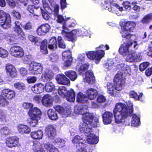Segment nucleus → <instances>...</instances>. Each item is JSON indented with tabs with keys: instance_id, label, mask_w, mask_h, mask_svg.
Masks as SVG:
<instances>
[{
	"instance_id": "774afa93",
	"label": "nucleus",
	"mask_w": 152,
	"mask_h": 152,
	"mask_svg": "<svg viewBox=\"0 0 152 152\" xmlns=\"http://www.w3.org/2000/svg\"><path fill=\"white\" fill-rule=\"evenodd\" d=\"M50 60L52 62H54L57 60L58 58V56L55 53L51 54L49 56Z\"/></svg>"
},
{
	"instance_id": "de8ad7c7",
	"label": "nucleus",
	"mask_w": 152,
	"mask_h": 152,
	"mask_svg": "<svg viewBox=\"0 0 152 152\" xmlns=\"http://www.w3.org/2000/svg\"><path fill=\"white\" fill-rule=\"evenodd\" d=\"M7 115L5 110L0 109V121L5 122L7 121Z\"/></svg>"
},
{
	"instance_id": "393cba45",
	"label": "nucleus",
	"mask_w": 152,
	"mask_h": 152,
	"mask_svg": "<svg viewBox=\"0 0 152 152\" xmlns=\"http://www.w3.org/2000/svg\"><path fill=\"white\" fill-rule=\"evenodd\" d=\"M86 136L87 137L86 139L88 144H95L98 143L99 140L98 138L94 134L90 133Z\"/></svg>"
},
{
	"instance_id": "680f3d73",
	"label": "nucleus",
	"mask_w": 152,
	"mask_h": 152,
	"mask_svg": "<svg viewBox=\"0 0 152 152\" xmlns=\"http://www.w3.org/2000/svg\"><path fill=\"white\" fill-rule=\"evenodd\" d=\"M8 55V51L2 48L0 53V57L2 58H5L7 57Z\"/></svg>"
},
{
	"instance_id": "c85d7f7f",
	"label": "nucleus",
	"mask_w": 152,
	"mask_h": 152,
	"mask_svg": "<svg viewBox=\"0 0 152 152\" xmlns=\"http://www.w3.org/2000/svg\"><path fill=\"white\" fill-rule=\"evenodd\" d=\"M2 95L9 99H11L15 97V93L14 91L9 89H4L2 92Z\"/></svg>"
},
{
	"instance_id": "2f4dec72",
	"label": "nucleus",
	"mask_w": 152,
	"mask_h": 152,
	"mask_svg": "<svg viewBox=\"0 0 152 152\" xmlns=\"http://www.w3.org/2000/svg\"><path fill=\"white\" fill-rule=\"evenodd\" d=\"M56 111L50 109L48 110V115L49 118L52 120H56L58 118V116Z\"/></svg>"
},
{
	"instance_id": "603ef678",
	"label": "nucleus",
	"mask_w": 152,
	"mask_h": 152,
	"mask_svg": "<svg viewBox=\"0 0 152 152\" xmlns=\"http://www.w3.org/2000/svg\"><path fill=\"white\" fill-rule=\"evenodd\" d=\"M71 53L69 50L64 51L62 53V59L63 60L72 58Z\"/></svg>"
},
{
	"instance_id": "39448f33",
	"label": "nucleus",
	"mask_w": 152,
	"mask_h": 152,
	"mask_svg": "<svg viewBox=\"0 0 152 152\" xmlns=\"http://www.w3.org/2000/svg\"><path fill=\"white\" fill-rule=\"evenodd\" d=\"M72 142L75 145L76 144L77 152H87L86 148L88 147L86 146V141L81 137L76 136L72 140Z\"/></svg>"
},
{
	"instance_id": "412c9836",
	"label": "nucleus",
	"mask_w": 152,
	"mask_h": 152,
	"mask_svg": "<svg viewBox=\"0 0 152 152\" xmlns=\"http://www.w3.org/2000/svg\"><path fill=\"white\" fill-rule=\"evenodd\" d=\"M50 29V26L47 24H43L40 26L37 30V33L39 35H45Z\"/></svg>"
},
{
	"instance_id": "473e14b6",
	"label": "nucleus",
	"mask_w": 152,
	"mask_h": 152,
	"mask_svg": "<svg viewBox=\"0 0 152 152\" xmlns=\"http://www.w3.org/2000/svg\"><path fill=\"white\" fill-rule=\"evenodd\" d=\"M88 98L86 95L80 92L77 95V101L81 103H86L88 101Z\"/></svg>"
},
{
	"instance_id": "dca6fc26",
	"label": "nucleus",
	"mask_w": 152,
	"mask_h": 152,
	"mask_svg": "<svg viewBox=\"0 0 152 152\" xmlns=\"http://www.w3.org/2000/svg\"><path fill=\"white\" fill-rule=\"evenodd\" d=\"M6 71L7 75L12 77H14L17 75V71L15 68L12 65L8 64L6 66Z\"/></svg>"
},
{
	"instance_id": "7c9ffc66",
	"label": "nucleus",
	"mask_w": 152,
	"mask_h": 152,
	"mask_svg": "<svg viewBox=\"0 0 152 152\" xmlns=\"http://www.w3.org/2000/svg\"><path fill=\"white\" fill-rule=\"evenodd\" d=\"M88 99L91 100L94 99L98 95V91L96 90L93 88H89L86 91Z\"/></svg>"
},
{
	"instance_id": "20e7f679",
	"label": "nucleus",
	"mask_w": 152,
	"mask_h": 152,
	"mask_svg": "<svg viewBox=\"0 0 152 152\" xmlns=\"http://www.w3.org/2000/svg\"><path fill=\"white\" fill-rule=\"evenodd\" d=\"M31 148L35 152H58L57 148L49 143L42 145L40 142L35 141Z\"/></svg>"
},
{
	"instance_id": "a878e982",
	"label": "nucleus",
	"mask_w": 152,
	"mask_h": 152,
	"mask_svg": "<svg viewBox=\"0 0 152 152\" xmlns=\"http://www.w3.org/2000/svg\"><path fill=\"white\" fill-rule=\"evenodd\" d=\"M42 104L46 107H50L53 104L52 97L48 94L43 96L42 99Z\"/></svg>"
},
{
	"instance_id": "bf43d9fd",
	"label": "nucleus",
	"mask_w": 152,
	"mask_h": 152,
	"mask_svg": "<svg viewBox=\"0 0 152 152\" xmlns=\"http://www.w3.org/2000/svg\"><path fill=\"white\" fill-rule=\"evenodd\" d=\"M0 133L4 135H8L10 133V130L7 127H4L1 128L0 129Z\"/></svg>"
},
{
	"instance_id": "c756f323",
	"label": "nucleus",
	"mask_w": 152,
	"mask_h": 152,
	"mask_svg": "<svg viewBox=\"0 0 152 152\" xmlns=\"http://www.w3.org/2000/svg\"><path fill=\"white\" fill-rule=\"evenodd\" d=\"M53 74L51 70L47 69L42 76V80L44 82L50 81L53 77Z\"/></svg>"
},
{
	"instance_id": "f704fd0d",
	"label": "nucleus",
	"mask_w": 152,
	"mask_h": 152,
	"mask_svg": "<svg viewBox=\"0 0 152 152\" xmlns=\"http://www.w3.org/2000/svg\"><path fill=\"white\" fill-rule=\"evenodd\" d=\"M66 76L72 81L75 80L77 77L76 73L72 70H69L65 72Z\"/></svg>"
},
{
	"instance_id": "423d86ee",
	"label": "nucleus",
	"mask_w": 152,
	"mask_h": 152,
	"mask_svg": "<svg viewBox=\"0 0 152 152\" xmlns=\"http://www.w3.org/2000/svg\"><path fill=\"white\" fill-rule=\"evenodd\" d=\"M0 25L4 29H7L11 26V19L10 15L2 10L0 11Z\"/></svg>"
},
{
	"instance_id": "052dcab7",
	"label": "nucleus",
	"mask_w": 152,
	"mask_h": 152,
	"mask_svg": "<svg viewBox=\"0 0 152 152\" xmlns=\"http://www.w3.org/2000/svg\"><path fill=\"white\" fill-rule=\"evenodd\" d=\"M89 65L88 64H84L80 66L78 71L80 74L84 72L85 70L88 69L89 67Z\"/></svg>"
},
{
	"instance_id": "c9c22d12",
	"label": "nucleus",
	"mask_w": 152,
	"mask_h": 152,
	"mask_svg": "<svg viewBox=\"0 0 152 152\" xmlns=\"http://www.w3.org/2000/svg\"><path fill=\"white\" fill-rule=\"evenodd\" d=\"M140 123L139 117L136 114L133 115L132 119V126L134 127H137L139 126Z\"/></svg>"
},
{
	"instance_id": "6ab92c4d",
	"label": "nucleus",
	"mask_w": 152,
	"mask_h": 152,
	"mask_svg": "<svg viewBox=\"0 0 152 152\" xmlns=\"http://www.w3.org/2000/svg\"><path fill=\"white\" fill-rule=\"evenodd\" d=\"M87 106L84 105H77L74 108V112L78 115H82L84 114L87 113L88 111Z\"/></svg>"
},
{
	"instance_id": "b1692460",
	"label": "nucleus",
	"mask_w": 152,
	"mask_h": 152,
	"mask_svg": "<svg viewBox=\"0 0 152 152\" xmlns=\"http://www.w3.org/2000/svg\"><path fill=\"white\" fill-rule=\"evenodd\" d=\"M41 112L40 110L37 107L32 108L29 110L28 114L30 117L33 118L35 117L37 118H40L41 116Z\"/></svg>"
},
{
	"instance_id": "37998d69",
	"label": "nucleus",
	"mask_w": 152,
	"mask_h": 152,
	"mask_svg": "<svg viewBox=\"0 0 152 152\" xmlns=\"http://www.w3.org/2000/svg\"><path fill=\"white\" fill-rule=\"evenodd\" d=\"M15 88L18 90L22 91L25 89V85L21 82H17L14 84Z\"/></svg>"
},
{
	"instance_id": "f3484780",
	"label": "nucleus",
	"mask_w": 152,
	"mask_h": 152,
	"mask_svg": "<svg viewBox=\"0 0 152 152\" xmlns=\"http://www.w3.org/2000/svg\"><path fill=\"white\" fill-rule=\"evenodd\" d=\"M56 79L59 84L67 86H69L70 85V80L63 74L58 75L56 76Z\"/></svg>"
},
{
	"instance_id": "a18cd8bd",
	"label": "nucleus",
	"mask_w": 152,
	"mask_h": 152,
	"mask_svg": "<svg viewBox=\"0 0 152 152\" xmlns=\"http://www.w3.org/2000/svg\"><path fill=\"white\" fill-rule=\"evenodd\" d=\"M42 2L44 10L49 13H52L53 12V10L48 6L46 0H42Z\"/></svg>"
},
{
	"instance_id": "4468645a",
	"label": "nucleus",
	"mask_w": 152,
	"mask_h": 152,
	"mask_svg": "<svg viewBox=\"0 0 152 152\" xmlns=\"http://www.w3.org/2000/svg\"><path fill=\"white\" fill-rule=\"evenodd\" d=\"M82 118L83 123H88L89 125H90L91 127H94L96 126V125L92 123L93 116L91 113H89L87 111V113L84 114Z\"/></svg>"
},
{
	"instance_id": "338daca9",
	"label": "nucleus",
	"mask_w": 152,
	"mask_h": 152,
	"mask_svg": "<svg viewBox=\"0 0 152 152\" xmlns=\"http://www.w3.org/2000/svg\"><path fill=\"white\" fill-rule=\"evenodd\" d=\"M43 97L39 95H37L33 97V100L37 103H40L41 102L42 103Z\"/></svg>"
},
{
	"instance_id": "e433bc0d",
	"label": "nucleus",
	"mask_w": 152,
	"mask_h": 152,
	"mask_svg": "<svg viewBox=\"0 0 152 152\" xmlns=\"http://www.w3.org/2000/svg\"><path fill=\"white\" fill-rule=\"evenodd\" d=\"M68 101L73 102L75 99V94L73 90H71L65 97Z\"/></svg>"
},
{
	"instance_id": "ddd939ff",
	"label": "nucleus",
	"mask_w": 152,
	"mask_h": 152,
	"mask_svg": "<svg viewBox=\"0 0 152 152\" xmlns=\"http://www.w3.org/2000/svg\"><path fill=\"white\" fill-rule=\"evenodd\" d=\"M16 35H11L9 39L10 43L15 44L19 40H22L25 38V35L23 31L16 33Z\"/></svg>"
},
{
	"instance_id": "49530a36",
	"label": "nucleus",
	"mask_w": 152,
	"mask_h": 152,
	"mask_svg": "<svg viewBox=\"0 0 152 152\" xmlns=\"http://www.w3.org/2000/svg\"><path fill=\"white\" fill-rule=\"evenodd\" d=\"M55 141L61 148L64 147L66 145V141L59 137L56 138Z\"/></svg>"
},
{
	"instance_id": "4d7b16f0",
	"label": "nucleus",
	"mask_w": 152,
	"mask_h": 152,
	"mask_svg": "<svg viewBox=\"0 0 152 152\" xmlns=\"http://www.w3.org/2000/svg\"><path fill=\"white\" fill-rule=\"evenodd\" d=\"M152 20V13L146 15L143 18V23H148Z\"/></svg>"
},
{
	"instance_id": "bb28decb",
	"label": "nucleus",
	"mask_w": 152,
	"mask_h": 152,
	"mask_svg": "<svg viewBox=\"0 0 152 152\" xmlns=\"http://www.w3.org/2000/svg\"><path fill=\"white\" fill-rule=\"evenodd\" d=\"M17 128L19 132L21 134H28L31 131L30 128L29 127L23 124L18 125Z\"/></svg>"
},
{
	"instance_id": "4be33fe9",
	"label": "nucleus",
	"mask_w": 152,
	"mask_h": 152,
	"mask_svg": "<svg viewBox=\"0 0 152 152\" xmlns=\"http://www.w3.org/2000/svg\"><path fill=\"white\" fill-rule=\"evenodd\" d=\"M103 121L105 124L111 123L113 119V115L112 113L106 112L102 115Z\"/></svg>"
},
{
	"instance_id": "a211bd4d",
	"label": "nucleus",
	"mask_w": 152,
	"mask_h": 152,
	"mask_svg": "<svg viewBox=\"0 0 152 152\" xmlns=\"http://www.w3.org/2000/svg\"><path fill=\"white\" fill-rule=\"evenodd\" d=\"M90 126L88 123H81L79 125V130L81 132L83 133L86 135L91 133V127Z\"/></svg>"
},
{
	"instance_id": "8fccbe9b",
	"label": "nucleus",
	"mask_w": 152,
	"mask_h": 152,
	"mask_svg": "<svg viewBox=\"0 0 152 152\" xmlns=\"http://www.w3.org/2000/svg\"><path fill=\"white\" fill-rule=\"evenodd\" d=\"M30 121H29V124L31 126L34 127L38 123V121L40 118H37L35 117H33V118L30 117Z\"/></svg>"
},
{
	"instance_id": "1a4fd4ad",
	"label": "nucleus",
	"mask_w": 152,
	"mask_h": 152,
	"mask_svg": "<svg viewBox=\"0 0 152 152\" xmlns=\"http://www.w3.org/2000/svg\"><path fill=\"white\" fill-rule=\"evenodd\" d=\"M10 53L12 56L18 58L23 57L24 54L23 49L18 45L12 47L10 49Z\"/></svg>"
},
{
	"instance_id": "2eb2a0df",
	"label": "nucleus",
	"mask_w": 152,
	"mask_h": 152,
	"mask_svg": "<svg viewBox=\"0 0 152 152\" xmlns=\"http://www.w3.org/2000/svg\"><path fill=\"white\" fill-rule=\"evenodd\" d=\"M54 8L53 14L55 16H57V22L63 23L66 22L70 18H66L65 19H64L61 15H58L59 11V6L58 5H55Z\"/></svg>"
},
{
	"instance_id": "a19ab883",
	"label": "nucleus",
	"mask_w": 152,
	"mask_h": 152,
	"mask_svg": "<svg viewBox=\"0 0 152 152\" xmlns=\"http://www.w3.org/2000/svg\"><path fill=\"white\" fill-rule=\"evenodd\" d=\"M45 91L48 92H52L55 88V86L51 82H47L45 86Z\"/></svg>"
},
{
	"instance_id": "79ce46f5",
	"label": "nucleus",
	"mask_w": 152,
	"mask_h": 152,
	"mask_svg": "<svg viewBox=\"0 0 152 152\" xmlns=\"http://www.w3.org/2000/svg\"><path fill=\"white\" fill-rule=\"evenodd\" d=\"M58 92V94L63 97H65L68 92L66 88L64 86H61L59 87Z\"/></svg>"
},
{
	"instance_id": "f257e3e1",
	"label": "nucleus",
	"mask_w": 152,
	"mask_h": 152,
	"mask_svg": "<svg viewBox=\"0 0 152 152\" xmlns=\"http://www.w3.org/2000/svg\"><path fill=\"white\" fill-rule=\"evenodd\" d=\"M132 45H133L134 48L137 49V42L134 41L129 42L127 43H124L121 45L120 47L119 51L120 54L123 56H127L126 58V61L129 62H138L141 60L142 56L140 53L137 52L134 50H129V48Z\"/></svg>"
},
{
	"instance_id": "864d4df0",
	"label": "nucleus",
	"mask_w": 152,
	"mask_h": 152,
	"mask_svg": "<svg viewBox=\"0 0 152 152\" xmlns=\"http://www.w3.org/2000/svg\"><path fill=\"white\" fill-rule=\"evenodd\" d=\"M32 57L31 55L25 56L23 58V60L25 63H30V64L31 62H32Z\"/></svg>"
},
{
	"instance_id": "6e6552de",
	"label": "nucleus",
	"mask_w": 152,
	"mask_h": 152,
	"mask_svg": "<svg viewBox=\"0 0 152 152\" xmlns=\"http://www.w3.org/2000/svg\"><path fill=\"white\" fill-rule=\"evenodd\" d=\"M86 54L88 58L92 60L95 59V63L98 64L104 56L105 53L104 50H101L98 51L89 52Z\"/></svg>"
},
{
	"instance_id": "0e129e2a",
	"label": "nucleus",
	"mask_w": 152,
	"mask_h": 152,
	"mask_svg": "<svg viewBox=\"0 0 152 152\" xmlns=\"http://www.w3.org/2000/svg\"><path fill=\"white\" fill-rule=\"evenodd\" d=\"M26 80L28 83H33L36 81L37 78L35 76L29 77L27 78Z\"/></svg>"
},
{
	"instance_id": "ea45409f",
	"label": "nucleus",
	"mask_w": 152,
	"mask_h": 152,
	"mask_svg": "<svg viewBox=\"0 0 152 152\" xmlns=\"http://www.w3.org/2000/svg\"><path fill=\"white\" fill-rule=\"evenodd\" d=\"M47 41L46 39H44L41 43L40 47L42 52L44 54H47L48 53L47 50Z\"/></svg>"
},
{
	"instance_id": "58836bf2",
	"label": "nucleus",
	"mask_w": 152,
	"mask_h": 152,
	"mask_svg": "<svg viewBox=\"0 0 152 152\" xmlns=\"http://www.w3.org/2000/svg\"><path fill=\"white\" fill-rule=\"evenodd\" d=\"M121 30L120 33L122 35L123 37L126 38L127 39H130L132 36L129 33V31L124 26H121Z\"/></svg>"
},
{
	"instance_id": "f03ea898",
	"label": "nucleus",
	"mask_w": 152,
	"mask_h": 152,
	"mask_svg": "<svg viewBox=\"0 0 152 152\" xmlns=\"http://www.w3.org/2000/svg\"><path fill=\"white\" fill-rule=\"evenodd\" d=\"M113 114L115 121L118 124L123 123L127 116L131 115L128 113L126 105L121 103L116 104L113 110Z\"/></svg>"
},
{
	"instance_id": "9b49d317",
	"label": "nucleus",
	"mask_w": 152,
	"mask_h": 152,
	"mask_svg": "<svg viewBox=\"0 0 152 152\" xmlns=\"http://www.w3.org/2000/svg\"><path fill=\"white\" fill-rule=\"evenodd\" d=\"M28 69L30 71L33 70L34 74H41L43 70V67L41 64L36 62H33L29 64Z\"/></svg>"
},
{
	"instance_id": "5fc2aeb1",
	"label": "nucleus",
	"mask_w": 152,
	"mask_h": 152,
	"mask_svg": "<svg viewBox=\"0 0 152 152\" xmlns=\"http://www.w3.org/2000/svg\"><path fill=\"white\" fill-rule=\"evenodd\" d=\"M126 104L127 106V107L126 106V107L128 110V113L131 115L132 113L133 109V104L130 101H128L126 102Z\"/></svg>"
},
{
	"instance_id": "aec40b11",
	"label": "nucleus",
	"mask_w": 152,
	"mask_h": 152,
	"mask_svg": "<svg viewBox=\"0 0 152 152\" xmlns=\"http://www.w3.org/2000/svg\"><path fill=\"white\" fill-rule=\"evenodd\" d=\"M45 132L48 137L51 140L54 139L56 135V130L51 125L48 126L45 129Z\"/></svg>"
},
{
	"instance_id": "09e8293b",
	"label": "nucleus",
	"mask_w": 152,
	"mask_h": 152,
	"mask_svg": "<svg viewBox=\"0 0 152 152\" xmlns=\"http://www.w3.org/2000/svg\"><path fill=\"white\" fill-rule=\"evenodd\" d=\"M9 104V102L6 100L4 97V96L0 95V105L2 107H5L7 105Z\"/></svg>"
},
{
	"instance_id": "3c124183",
	"label": "nucleus",
	"mask_w": 152,
	"mask_h": 152,
	"mask_svg": "<svg viewBox=\"0 0 152 152\" xmlns=\"http://www.w3.org/2000/svg\"><path fill=\"white\" fill-rule=\"evenodd\" d=\"M58 42L59 47L61 48H65L66 44L61 37L59 36L58 38Z\"/></svg>"
},
{
	"instance_id": "c03bdc74",
	"label": "nucleus",
	"mask_w": 152,
	"mask_h": 152,
	"mask_svg": "<svg viewBox=\"0 0 152 152\" xmlns=\"http://www.w3.org/2000/svg\"><path fill=\"white\" fill-rule=\"evenodd\" d=\"M130 97L134 98L135 100H141L142 94L141 93L139 96H138L136 92L134 91H130L129 93Z\"/></svg>"
},
{
	"instance_id": "4c0bfd02",
	"label": "nucleus",
	"mask_w": 152,
	"mask_h": 152,
	"mask_svg": "<svg viewBox=\"0 0 152 152\" xmlns=\"http://www.w3.org/2000/svg\"><path fill=\"white\" fill-rule=\"evenodd\" d=\"M48 48L50 49L53 50L57 48V41L56 37H53L50 39Z\"/></svg>"
},
{
	"instance_id": "e2e57ef3",
	"label": "nucleus",
	"mask_w": 152,
	"mask_h": 152,
	"mask_svg": "<svg viewBox=\"0 0 152 152\" xmlns=\"http://www.w3.org/2000/svg\"><path fill=\"white\" fill-rule=\"evenodd\" d=\"M106 99L105 97L104 96L100 95L98 96L96 101L99 103H102L105 102Z\"/></svg>"
},
{
	"instance_id": "f8f14e48",
	"label": "nucleus",
	"mask_w": 152,
	"mask_h": 152,
	"mask_svg": "<svg viewBox=\"0 0 152 152\" xmlns=\"http://www.w3.org/2000/svg\"><path fill=\"white\" fill-rule=\"evenodd\" d=\"M7 146L9 148H12L19 145L18 139L16 137H12L7 138L6 140Z\"/></svg>"
},
{
	"instance_id": "69168bd1",
	"label": "nucleus",
	"mask_w": 152,
	"mask_h": 152,
	"mask_svg": "<svg viewBox=\"0 0 152 152\" xmlns=\"http://www.w3.org/2000/svg\"><path fill=\"white\" fill-rule=\"evenodd\" d=\"M38 93L42 92L44 90L45 86L41 83L37 84Z\"/></svg>"
},
{
	"instance_id": "6e6d98bb",
	"label": "nucleus",
	"mask_w": 152,
	"mask_h": 152,
	"mask_svg": "<svg viewBox=\"0 0 152 152\" xmlns=\"http://www.w3.org/2000/svg\"><path fill=\"white\" fill-rule=\"evenodd\" d=\"M41 12L42 14V16L46 20H48L50 18L49 14L47 12H46L45 10L42 9L41 8H40Z\"/></svg>"
},
{
	"instance_id": "0eeeda50",
	"label": "nucleus",
	"mask_w": 152,
	"mask_h": 152,
	"mask_svg": "<svg viewBox=\"0 0 152 152\" xmlns=\"http://www.w3.org/2000/svg\"><path fill=\"white\" fill-rule=\"evenodd\" d=\"M66 22L63 23L62 28L63 30L61 32L62 35L69 41H75L76 39V35L77 33V31L74 30L69 32L68 31V28L66 26Z\"/></svg>"
},
{
	"instance_id": "72a5a7b5",
	"label": "nucleus",
	"mask_w": 152,
	"mask_h": 152,
	"mask_svg": "<svg viewBox=\"0 0 152 152\" xmlns=\"http://www.w3.org/2000/svg\"><path fill=\"white\" fill-rule=\"evenodd\" d=\"M31 136L34 139H41L43 136V132L41 130H39L32 132L31 133Z\"/></svg>"
},
{
	"instance_id": "5701e85b",
	"label": "nucleus",
	"mask_w": 152,
	"mask_h": 152,
	"mask_svg": "<svg viewBox=\"0 0 152 152\" xmlns=\"http://www.w3.org/2000/svg\"><path fill=\"white\" fill-rule=\"evenodd\" d=\"M83 79L89 83L93 84L95 81V78L91 71H88L86 72L83 77Z\"/></svg>"
},
{
	"instance_id": "cd10ccee",
	"label": "nucleus",
	"mask_w": 152,
	"mask_h": 152,
	"mask_svg": "<svg viewBox=\"0 0 152 152\" xmlns=\"http://www.w3.org/2000/svg\"><path fill=\"white\" fill-rule=\"evenodd\" d=\"M121 26H124V27L129 31H132L134 28L136 26V23L132 21H128L127 22H122L120 23Z\"/></svg>"
},
{
	"instance_id": "7ed1b4c3",
	"label": "nucleus",
	"mask_w": 152,
	"mask_h": 152,
	"mask_svg": "<svg viewBox=\"0 0 152 152\" xmlns=\"http://www.w3.org/2000/svg\"><path fill=\"white\" fill-rule=\"evenodd\" d=\"M125 83V80L122 74L118 73L114 79V84L107 83V88L108 93L112 96L116 94L117 91L121 90Z\"/></svg>"
},
{
	"instance_id": "9d476101",
	"label": "nucleus",
	"mask_w": 152,
	"mask_h": 152,
	"mask_svg": "<svg viewBox=\"0 0 152 152\" xmlns=\"http://www.w3.org/2000/svg\"><path fill=\"white\" fill-rule=\"evenodd\" d=\"M54 108L59 113L62 117L66 118L71 113V109L69 107L64 108L59 105H56Z\"/></svg>"
},
{
	"instance_id": "13d9d810",
	"label": "nucleus",
	"mask_w": 152,
	"mask_h": 152,
	"mask_svg": "<svg viewBox=\"0 0 152 152\" xmlns=\"http://www.w3.org/2000/svg\"><path fill=\"white\" fill-rule=\"evenodd\" d=\"M28 38L30 41L34 43L35 44H36L37 43L40 42L39 41V39L38 38L32 35H29Z\"/></svg>"
}]
</instances>
